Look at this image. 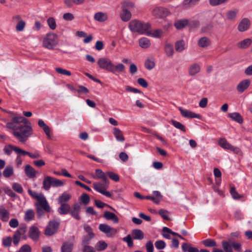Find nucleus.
Wrapping results in <instances>:
<instances>
[{"label":"nucleus","mask_w":252,"mask_h":252,"mask_svg":"<svg viewBox=\"0 0 252 252\" xmlns=\"http://www.w3.org/2000/svg\"><path fill=\"white\" fill-rule=\"evenodd\" d=\"M7 126L14 130L13 135L21 142H26L32 134V129L29 121L24 117L14 116Z\"/></svg>","instance_id":"nucleus-1"},{"label":"nucleus","mask_w":252,"mask_h":252,"mask_svg":"<svg viewBox=\"0 0 252 252\" xmlns=\"http://www.w3.org/2000/svg\"><path fill=\"white\" fill-rule=\"evenodd\" d=\"M92 177L94 179H101L103 182L102 183L100 182L94 183L93 184L94 189L102 194L109 198L111 197L112 194L105 189L106 188L108 187L109 184L106 173H104L100 169H96L95 170V175H93Z\"/></svg>","instance_id":"nucleus-2"},{"label":"nucleus","mask_w":252,"mask_h":252,"mask_svg":"<svg viewBox=\"0 0 252 252\" xmlns=\"http://www.w3.org/2000/svg\"><path fill=\"white\" fill-rule=\"evenodd\" d=\"M97 64L99 67L108 72L116 74L125 71V66L122 63L114 64L113 62L108 58L102 57L98 59Z\"/></svg>","instance_id":"nucleus-3"},{"label":"nucleus","mask_w":252,"mask_h":252,"mask_svg":"<svg viewBox=\"0 0 252 252\" xmlns=\"http://www.w3.org/2000/svg\"><path fill=\"white\" fill-rule=\"evenodd\" d=\"M130 31L140 34H145L147 30L151 28V25L148 23H145L138 20H131L128 25Z\"/></svg>","instance_id":"nucleus-4"},{"label":"nucleus","mask_w":252,"mask_h":252,"mask_svg":"<svg viewBox=\"0 0 252 252\" xmlns=\"http://www.w3.org/2000/svg\"><path fill=\"white\" fill-rule=\"evenodd\" d=\"M63 185L62 181L49 176L45 177L43 182V188L46 190H49L51 187L56 188Z\"/></svg>","instance_id":"nucleus-5"},{"label":"nucleus","mask_w":252,"mask_h":252,"mask_svg":"<svg viewBox=\"0 0 252 252\" xmlns=\"http://www.w3.org/2000/svg\"><path fill=\"white\" fill-rule=\"evenodd\" d=\"M58 42V38L57 34L50 32L47 33L44 38L43 45L46 48L52 49L57 45Z\"/></svg>","instance_id":"nucleus-6"},{"label":"nucleus","mask_w":252,"mask_h":252,"mask_svg":"<svg viewBox=\"0 0 252 252\" xmlns=\"http://www.w3.org/2000/svg\"><path fill=\"white\" fill-rule=\"evenodd\" d=\"M60 225V221L55 220L50 221L44 231V234L46 236H51L56 233L59 228Z\"/></svg>","instance_id":"nucleus-7"},{"label":"nucleus","mask_w":252,"mask_h":252,"mask_svg":"<svg viewBox=\"0 0 252 252\" xmlns=\"http://www.w3.org/2000/svg\"><path fill=\"white\" fill-rule=\"evenodd\" d=\"M219 144L222 148L230 150L234 154H238L241 152L240 148L232 145L225 138H220L219 141Z\"/></svg>","instance_id":"nucleus-8"},{"label":"nucleus","mask_w":252,"mask_h":252,"mask_svg":"<svg viewBox=\"0 0 252 252\" xmlns=\"http://www.w3.org/2000/svg\"><path fill=\"white\" fill-rule=\"evenodd\" d=\"M153 14L157 18H164L170 14V12L167 8L159 6L153 9Z\"/></svg>","instance_id":"nucleus-9"},{"label":"nucleus","mask_w":252,"mask_h":252,"mask_svg":"<svg viewBox=\"0 0 252 252\" xmlns=\"http://www.w3.org/2000/svg\"><path fill=\"white\" fill-rule=\"evenodd\" d=\"M34 205L35 208L38 207L40 209H43L46 212L49 213L51 212V207L44 196L38 198V200L35 203Z\"/></svg>","instance_id":"nucleus-10"},{"label":"nucleus","mask_w":252,"mask_h":252,"mask_svg":"<svg viewBox=\"0 0 252 252\" xmlns=\"http://www.w3.org/2000/svg\"><path fill=\"white\" fill-rule=\"evenodd\" d=\"M98 228L100 231L106 234L108 237H111L117 233L116 229L104 223L100 224Z\"/></svg>","instance_id":"nucleus-11"},{"label":"nucleus","mask_w":252,"mask_h":252,"mask_svg":"<svg viewBox=\"0 0 252 252\" xmlns=\"http://www.w3.org/2000/svg\"><path fill=\"white\" fill-rule=\"evenodd\" d=\"M27 230L26 226H21L19 229L16 230L12 238V241L14 245H17L20 240L21 236L24 234Z\"/></svg>","instance_id":"nucleus-12"},{"label":"nucleus","mask_w":252,"mask_h":252,"mask_svg":"<svg viewBox=\"0 0 252 252\" xmlns=\"http://www.w3.org/2000/svg\"><path fill=\"white\" fill-rule=\"evenodd\" d=\"M179 110L180 111L181 114L185 118H197L200 119V115L198 114L194 113L191 111L185 110L182 108L181 107L179 108Z\"/></svg>","instance_id":"nucleus-13"},{"label":"nucleus","mask_w":252,"mask_h":252,"mask_svg":"<svg viewBox=\"0 0 252 252\" xmlns=\"http://www.w3.org/2000/svg\"><path fill=\"white\" fill-rule=\"evenodd\" d=\"M81 210V206L78 203H75L72 206V209L70 210L69 213L71 216L77 220H80L79 213Z\"/></svg>","instance_id":"nucleus-14"},{"label":"nucleus","mask_w":252,"mask_h":252,"mask_svg":"<svg viewBox=\"0 0 252 252\" xmlns=\"http://www.w3.org/2000/svg\"><path fill=\"white\" fill-rule=\"evenodd\" d=\"M250 26V21L247 18L243 19L238 26V30L240 32L248 30Z\"/></svg>","instance_id":"nucleus-15"},{"label":"nucleus","mask_w":252,"mask_h":252,"mask_svg":"<svg viewBox=\"0 0 252 252\" xmlns=\"http://www.w3.org/2000/svg\"><path fill=\"white\" fill-rule=\"evenodd\" d=\"M29 235L31 239L33 240H36L39 237V230L37 227L32 226L30 228Z\"/></svg>","instance_id":"nucleus-16"},{"label":"nucleus","mask_w":252,"mask_h":252,"mask_svg":"<svg viewBox=\"0 0 252 252\" xmlns=\"http://www.w3.org/2000/svg\"><path fill=\"white\" fill-rule=\"evenodd\" d=\"M250 81L246 79L242 81L237 87V90L239 92L242 93L245 91L250 86Z\"/></svg>","instance_id":"nucleus-17"},{"label":"nucleus","mask_w":252,"mask_h":252,"mask_svg":"<svg viewBox=\"0 0 252 252\" xmlns=\"http://www.w3.org/2000/svg\"><path fill=\"white\" fill-rule=\"evenodd\" d=\"M9 219V213L3 207H0V219L3 222H7Z\"/></svg>","instance_id":"nucleus-18"},{"label":"nucleus","mask_w":252,"mask_h":252,"mask_svg":"<svg viewBox=\"0 0 252 252\" xmlns=\"http://www.w3.org/2000/svg\"><path fill=\"white\" fill-rule=\"evenodd\" d=\"M103 217L107 220H112L114 223H117L119 222L118 217L114 213L109 211L105 212L103 214Z\"/></svg>","instance_id":"nucleus-19"},{"label":"nucleus","mask_w":252,"mask_h":252,"mask_svg":"<svg viewBox=\"0 0 252 252\" xmlns=\"http://www.w3.org/2000/svg\"><path fill=\"white\" fill-rule=\"evenodd\" d=\"M60 206L58 209L59 213L61 215L68 214L70 210V205L68 204H60Z\"/></svg>","instance_id":"nucleus-20"},{"label":"nucleus","mask_w":252,"mask_h":252,"mask_svg":"<svg viewBox=\"0 0 252 252\" xmlns=\"http://www.w3.org/2000/svg\"><path fill=\"white\" fill-rule=\"evenodd\" d=\"M252 43V40L251 38H246L237 44V46L240 49H246L249 47Z\"/></svg>","instance_id":"nucleus-21"},{"label":"nucleus","mask_w":252,"mask_h":252,"mask_svg":"<svg viewBox=\"0 0 252 252\" xmlns=\"http://www.w3.org/2000/svg\"><path fill=\"white\" fill-rule=\"evenodd\" d=\"M73 244L70 241H66L63 244L61 247L62 252H72Z\"/></svg>","instance_id":"nucleus-22"},{"label":"nucleus","mask_w":252,"mask_h":252,"mask_svg":"<svg viewBox=\"0 0 252 252\" xmlns=\"http://www.w3.org/2000/svg\"><path fill=\"white\" fill-rule=\"evenodd\" d=\"M200 70V65L196 63L191 64L189 68V73L191 76H193L198 73Z\"/></svg>","instance_id":"nucleus-23"},{"label":"nucleus","mask_w":252,"mask_h":252,"mask_svg":"<svg viewBox=\"0 0 252 252\" xmlns=\"http://www.w3.org/2000/svg\"><path fill=\"white\" fill-rule=\"evenodd\" d=\"M228 117L232 120L241 124L243 122V119L241 115L237 112H234L228 114Z\"/></svg>","instance_id":"nucleus-24"},{"label":"nucleus","mask_w":252,"mask_h":252,"mask_svg":"<svg viewBox=\"0 0 252 252\" xmlns=\"http://www.w3.org/2000/svg\"><path fill=\"white\" fill-rule=\"evenodd\" d=\"M25 173L26 175L30 178H33L36 176V171L29 164L25 166Z\"/></svg>","instance_id":"nucleus-25"},{"label":"nucleus","mask_w":252,"mask_h":252,"mask_svg":"<svg viewBox=\"0 0 252 252\" xmlns=\"http://www.w3.org/2000/svg\"><path fill=\"white\" fill-rule=\"evenodd\" d=\"M113 134L118 141L124 142L125 141V138L123 134V132L119 128L114 127L113 128Z\"/></svg>","instance_id":"nucleus-26"},{"label":"nucleus","mask_w":252,"mask_h":252,"mask_svg":"<svg viewBox=\"0 0 252 252\" xmlns=\"http://www.w3.org/2000/svg\"><path fill=\"white\" fill-rule=\"evenodd\" d=\"M107 18V15L101 12H97L94 15V19L99 22H103L106 21Z\"/></svg>","instance_id":"nucleus-27"},{"label":"nucleus","mask_w":252,"mask_h":252,"mask_svg":"<svg viewBox=\"0 0 252 252\" xmlns=\"http://www.w3.org/2000/svg\"><path fill=\"white\" fill-rule=\"evenodd\" d=\"M150 40L147 37H142L139 39V45L142 48H148L151 46Z\"/></svg>","instance_id":"nucleus-28"},{"label":"nucleus","mask_w":252,"mask_h":252,"mask_svg":"<svg viewBox=\"0 0 252 252\" xmlns=\"http://www.w3.org/2000/svg\"><path fill=\"white\" fill-rule=\"evenodd\" d=\"M131 235L135 240H142L144 238V233L140 229H135L132 231Z\"/></svg>","instance_id":"nucleus-29"},{"label":"nucleus","mask_w":252,"mask_h":252,"mask_svg":"<svg viewBox=\"0 0 252 252\" xmlns=\"http://www.w3.org/2000/svg\"><path fill=\"white\" fill-rule=\"evenodd\" d=\"M210 44V39L204 36L199 39L198 41V45L199 46L202 48H205L208 47Z\"/></svg>","instance_id":"nucleus-30"},{"label":"nucleus","mask_w":252,"mask_h":252,"mask_svg":"<svg viewBox=\"0 0 252 252\" xmlns=\"http://www.w3.org/2000/svg\"><path fill=\"white\" fill-rule=\"evenodd\" d=\"M162 34V32L160 30L157 29L153 31H151V28L147 30V32L145 33L146 35L151 36L154 37H160Z\"/></svg>","instance_id":"nucleus-31"},{"label":"nucleus","mask_w":252,"mask_h":252,"mask_svg":"<svg viewBox=\"0 0 252 252\" xmlns=\"http://www.w3.org/2000/svg\"><path fill=\"white\" fill-rule=\"evenodd\" d=\"M189 21L187 19L180 20L174 23V26L177 29H181L188 25Z\"/></svg>","instance_id":"nucleus-32"},{"label":"nucleus","mask_w":252,"mask_h":252,"mask_svg":"<svg viewBox=\"0 0 252 252\" xmlns=\"http://www.w3.org/2000/svg\"><path fill=\"white\" fill-rule=\"evenodd\" d=\"M120 16L122 21L124 22H127L129 21L131 18V14L129 10L122 9V12Z\"/></svg>","instance_id":"nucleus-33"},{"label":"nucleus","mask_w":252,"mask_h":252,"mask_svg":"<svg viewBox=\"0 0 252 252\" xmlns=\"http://www.w3.org/2000/svg\"><path fill=\"white\" fill-rule=\"evenodd\" d=\"M221 245L224 252H233L232 244L229 241H222Z\"/></svg>","instance_id":"nucleus-34"},{"label":"nucleus","mask_w":252,"mask_h":252,"mask_svg":"<svg viewBox=\"0 0 252 252\" xmlns=\"http://www.w3.org/2000/svg\"><path fill=\"white\" fill-rule=\"evenodd\" d=\"M182 249L184 252H199L197 248L192 247L190 245L187 243H183L182 245Z\"/></svg>","instance_id":"nucleus-35"},{"label":"nucleus","mask_w":252,"mask_h":252,"mask_svg":"<svg viewBox=\"0 0 252 252\" xmlns=\"http://www.w3.org/2000/svg\"><path fill=\"white\" fill-rule=\"evenodd\" d=\"M175 49L177 52H182L186 49V44L183 40L177 41L175 45Z\"/></svg>","instance_id":"nucleus-36"},{"label":"nucleus","mask_w":252,"mask_h":252,"mask_svg":"<svg viewBox=\"0 0 252 252\" xmlns=\"http://www.w3.org/2000/svg\"><path fill=\"white\" fill-rule=\"evenodd\" d=\"M108 247L107 244L104 241H98L95 246V249L97 251H102L105 250Z\"/></svg>","instance_id":"nucleus-37"},{"label":"nucleus","mask_w":252,"mask_h":252,"mask_svg":"<svg viewBox=\"0 0 252 252\" xmlns=\"http://www.w3.org/2000/svg\"><path fill=\"white\" fill-rule=\"evenodd\" d=\"M70 195L67 193H63L60 196L58 202L59 204H66L70 198Z\"/></svg>","instance_id":"nucleus-38"},{"label":"nucleus","mask_w":252,"mask_h":252,"mask_svg":"<svg viewBox=\"0 0 252 252\" xmlns=\"http://www.w3.org/2000/svg\"><path fill=\"white\" fill-rule=\"evenodd\" d=\"M202 243L206 247L212 248L217 246L216 242L212 239H207L203 240Z\"/></svg>","instance_id":"nucleus-39"},{"label":"nucleus","mask_w":252,"mask_h":252,"mask_svg":"<svg viewBox=\"0 0 252 252\" xmlns=\"http://www.w3.org/2000/svg\"><path fill=\"white\" fill-rule=\"evenodd\" d=\"M94 237V233H87L83 237V240L81 242V245L89 244L90 243V241Z\"/></svg>","instance_id":"nucleus-40"},{"label":"nucleus","mask_w":252,"mask_h":252,"mask_svg":"<svg viewBox=\"0 0 252 252\" xmlns=\"http://www.w3.org/2000/svg\"><path fill=\"white\" fill-rule=\"evenodd\" d=\"M34 217V212L32 210L30 209L25 212V220L29 221L33 220Z\"/></svg>","instance_id":"nucleus-41"},{"label":"nucleus","mask_w":252,"mask_h":252,"mask_svg":"<svg viewBox=\"0 0 252 252\" xmlns=\"http://www.w3.org/2000/svg\"><path fill=\"white\" fill-rule=\"evenodd\" d=\"M13 174V169L11 166H8L4 169L3 174L6 178H8Z\"/></svg>","instance_id":"nucleus-42"},{"label":"nucleus","mask_w":252,"mask_h":252,"mask_svg":"<svg viewBox=\"0 0 252 252\" xmlns=\"http://www.w3.org/2000/svg\"><path fill=\"white\" fill-rule=\"evenodd\" d=\"M155 63L154 61L151 60L150 59H148L145 62V67L148 70H152L155 66Z\"/></svg>","instance_id":"nucleus-43"},{"label":"nucleus","mask_w":252,"mask_h":252,"mask_svg":"<svg viewBox=\"0 0 252 252\" xmlns=\"http://www.w3.org/2000/svg\"><path fill=\"white\" fill-rule=\"evenodd\" d=\"M171 124L176 128H178L184 132L186 131V128H185V126L183 124H182L181 123L177 122L175 120H172L171 121Z\"/></svg>","instance_id":"nucleus-44"},{"label":"nucleus","mask_w":252,"mask_h":252,"mask_svg":"<svg viewBox=\"0 0 252 252\" xmlns=\"http://www.w3.org/2000/svg\"><path fill=\"white\" fill-rule=\"evenodd\" d=\"M12 242V239L9 236L3 238L2 240V245L5 248L10 247L11 245Z\"/></svg>","instance_id":"nucleus-45"},{"label":"nucleus","mask_w":252,"mask_h":252,"mask_svg":"<svg viewBox=\"0 0 252 252\" xmlns=\"http://www.w3.org/2000/svg\"><path fill=\"white\" fill-rule=\"evenodd\" d=\"M165 51L168 56H172L174 53L173 46L170 44H166L165 46Z\"/></svg>","instance_id":"nucleus-46"},{"label":"nucleus","mask_w":252,"mask_h":252,"mask_svg":"<svg viewBox=\"0 0 252 252\" xmlns=\"http://www.w3.org/2000/svg\"><path fill=\"white\" fill-rule=\"evenodd\" d=\"M200 0H184L183 5L187 7L195 5Z\"/></svg>","instance_id":"nucleus-47"},{"label":"nucleus","mask_w":252,"mask_h":252,"mask_svg":"<svg viewBox=\"0 0 252 252\" xmlns=\"http://www.w3.org/2000/svg\"><path fill=\"white\" fill-rule=\"evenodd\" d=\"M230 193L232 197V198L234 199H238L241 198L242 196L239 194L237 191L236 190L235 188L234 187H231L230 190Z\"/></svg>","instance_id":"nucleus-48"},{"label":"nucleus","mask_w":252,"mask_h":252,"mask_svg":"<svg viewBox=\"0 0 252 252\" xmlns=\"http://www.w3.org/2000/svg\"><path fill=\"white\" fill-rule=\"evenodd\" d=\"M106 176L115 182H118L120 180L119 175L114 172L108 171L106 173Z\"/></svg>","instance_id":"nucleus-49"},{"label":"nucleus","mask_w":252,"mask_h":252,"mask_svg":"<svg viewBox=\"0 0 252 252\" xmlns=\"http://www.w3.org/2000/svg\"><path fill=\"white\" fill-rule=\"evenodd\" d=\"M12 188L15 191L19 193H22L23 191V189L22 186L19 183H13L12 186Z\"/></svg>","instance_id":"nucleus-50"},{"label":"nucleus","mask_w":252,"mask_h":252,"mask_svg":"<svg viewBox=\"0 0 252 252\" xmlns=\"http://www.w3.org/2000/svg\"><path fill=\"white\" fill-rule=\"evenodd\" d=\"M155 245L158 250H162L165 248L166 243L163 240H158L155 242Z\"/></svg>","instance_id":"nucleus-51"},{"label":"nucleus","mask_w":252,"mask_h":252,"mask_svg":"<svg viewBox=\"0 0 252 252\" xmlns=\"http://www.w3.org/2000/svg\"><path fill=\"white\" fill-rule=\"evenodd\" d=\"M15 148H17V147L11 144H9L4 147L3 150L5 154L10 155L12 151H14Z\"/></svg>","instance_id":"nucleus-52"},{"label":"nucleus","mask_w":252,"mask_h":252,"mask_svg":"<svg viewBox=\"0 0 252 252\" xmlns=\"http://www.w3.org/2000/svg\"><path fill=\"white\" fill-rule=\"evenodd\" d=\"M134 6V4L129 1H124L122 3V9H125L126 10H129L130 8L133 7Z\"/></svg>","instance_id":"nucleus-53"},{"label":"nucleus","mask_w":252,"mask_h":252,"mask_svg":"<svg viewBox=\"0 0 252 252\" xmlns=\"http://www.w3.org/2000/svg\"><path fill=\"white\" fill-rule=\"evenodd\" d=\"M55 70L59 74L66 75V76H70L71 75V72L66 70L65 69H63L61 67H56L55 68Z\"/></svg>","instance_id":"nucleus-54"},{"label":"nucleus","mask_w":252,"mask_h":252,"mask_svg":"<svg viewBox=\"0 0 252 252\" xmlns=\"http://www.w3.org/2000/svg\"><path fill=\"white\" fill-rule=\"evenodd\" d=\"M80 199L84 205H87L90 201L89 196L86 193H83Z\"/></svg>","instance_id":"nucleus-55"},{"label":"nucleus","mask_w":252,"mask_h":252,"mask_svg":"<svg viewBox=\"0 0 252 252\" xmlns=\"http://www.w3.org/2000/svg\"><path fill=\"white\" fill-rule=\"evenodd\" d=\"M47 23L51 30H55L56 28V23L54 18L50 17L47 20Z\"/></svg>","instance_id":"nucleus-56"},{"label":"nucleus","mask_w":252,"mask_h":252,"mask_svg":"<svg viewBox=\"0 0 252 252\" xmlns=\"http://www.w3.org/2000/svg\"><path fill=\"white\" fill-rule=\"evenodd\" d=\"M228 0H209V4L212 6H216L221 4Z\"/></svg>","instance_id":"nucleus-57"},{"label":"nucleus","mask_w":252,"mask_h":252,"mask_svg":"<svg viewBox=\"0 0 252 252\" xmlns=\"http://www.w3.org/2000/svg\"><path fill=\"white\" fill-rule=\"evenodd\" d=\"M82 246H83V252H95V248L89 246V244L82 245Z\"/></svg>","instance_id":"nucleus-58"},{"label":"nucleus","mask_w":252,"mask_h":252,"mask_svg":"<svg viewBox=\"0 0 252 252\" xmlns=\"http://www.w3.org/2000/svg\"><path fill=\"white\" fill-rule=\"evenodd\" d=\"M213 28V24L212 23H209L206 25L205 26H203L201 29V31L203 32L208 33L212 31Z\"/></svg>","instance_id":"nucleus-59"},{"label":"nucleus","mask_w":252,"mask_h":252,"mask_svg":"<svg viewBox=\"0 0 252 252\" xmlns=\"http://www.w3.org/2000/svg\"><path fill=\"white\" fill-rule=\"evenodd\" d=\"M159 215L165 220H169L168 216V212L165 210L160 209L158 211Z\"/></svg>","instance_id":"nucleus-60"},{"label":"nucleus","mask_w":252,"mask_h":252,"mask_svg":"<svg viewBox=\"0 0 252 252\" xmlns=\"http://www.w3.org/2000/svg\"><path fill=\"white\" fill-rule=\"evenodd\" d=\"M125 88H126V91L127 92L133 93L134 94H137V93L142 94V92L141 91H140L139 90H138L136 88H133L130 86H126L125 87Z\"/></svg>","instance_id":"nucleus-61"},{"label":"nucleus","mask_w":252,"mask_h":252,"mask_svg":"<svg viewBox=\"0 0 252 252\" xmlns=\"http://www.w3.org/2000/svg\"><path fill=\"white\" fill-rule=\"evenodd\" d=\"M123 240L127 243L128 247L131 248L133 247V243L131 236L130 235H128L127 236L123 238Z\"/></svg>","instance_id":"nucleus-62"},{"label":"nucleus","mask_w":252,"mask_h":252,"mask_svg":"<svg viewBox=\"0 0 252 252\" xmlns=\"http://www.w3.org/2000/svg\"><path fill=\"white\" fill-rule=\"evenodd\" d=\"M229 242H231V244H232V248H234V249L240 252L241 250V245L240 243H236L234 241L229 239Z\"/></svg>","instance_id":"nucleus-63"},{"label":"nucleus","mask_w":252,"mask_h":252,"mask_svg":"<svg viewBox=\"0 0 252 252\" xmlns=\"http://www.w3.org/2000/svg\"><path fill=\"white\" fill-rule=\"evenodd\" d=\"M31 248L29 245H23L19 250L18 252H31Z\"/></svg>","instance_id":"nucleus-64"}]
</instances>
